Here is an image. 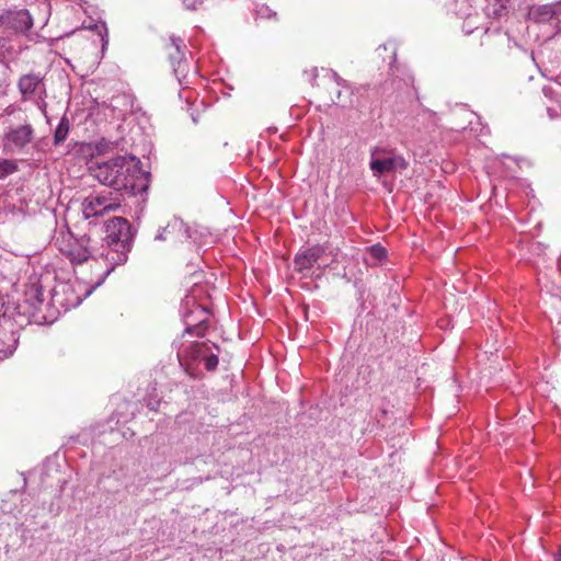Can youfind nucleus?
<instances>
[{
    "label": "nucleus",
    "instance_id": "obj_25",
    "mask_svg": "<svg viewBox=\"0 0 561 561\" xmlns=\"http://www.w3.org/2000/svg\"><path fill=\"white\" fill-rule=\"evenodd\" d=\"M340 99H341V91L339 90V91L336 92V100H340Z\"/></svg>",
    "mask_w": 561,
    "mask_h": 561
},
{
    "label": "nucleus",
    "instance_id": "obj_21",
    "mask_svg": "<svg viewBox=\"0 0 561 561\" xmlns=\"http://www.w3.org/2000/svg\"><path fill=\"white\" fill-rule=\"evenodd\" d=\"M331 76H332V79L335 81V83L339 85V87H344V88H348V83L346 80H344L343 78H341L337 72L335 71H332L331 72Z\"/></svg>",
    "mask_w": 561,
    "mask_h": 561
},
{
    "label": "nucleus",
    "instance_id": "obj_11",
    "mask_svg": "<svg viewBox=\"0 0 561 561\" xmlns=\"http://www.w3.org/2000/svg\"><path fill=\"white\" fill-rule=\"evenodd\" d=\"M529 15L536 22L546 23L561 15V0L554 3L533 7Z\"/></svg>",
    "mask_w": 561,
    "mask_h": 561
},
{
    "label": "nucleus",
    "instance_id": "obj_4",
    "mask_svg": "<svg viewBox=\"0 0 561 561\" xmlns=\"http://www.w3.org/2000/svg\"><path fill=\"white\" fill-rule=\"evenodd\" d=\"M90 243L91 239L88 236L75 238L69 231L56 239L59 250L73 263H83L92 256Z\"/></svg>",
    "mask_w": 561,
    "mask_h": 561
},
{
    "label": "nucleus",
    "instance_id": "obj_1",
    "mask_svg": "<svg viewBox=\"0 0 561 561\" xmlns=\"http://www.w3.org/2000/svg\"><path fill=\"white\" fill-rule=\"evenodd\" d=\"M139 164L135 156H115L92 162L89 172L101 184L115 191H129L135 195L148 188V176Z\"/></svg>",
    "mask_w": 561,
    "mask_h": 561
},
{
    "label": "nucleus",
    "instance_id": "obj_20",
    "mask_svg": "<svg viewBox=\"0 0 561 561\" xmlns=\"http://www.w3.org/2000/svg\"><path fill=\"white\" fill-rule=\"evenodd\" d=\"M207 370H215L218 366V355L209 351L206 357L203 359Z\"/></svg>",
    "mask_w": 561,
    "mask_h": 561
},
{
    "label": "nucleus",
    "instance_id": "obj_6",
    "mask_svg": "<svg viewBox=\"0 0 561 561\" xmlns=\"http://www.w3.org/2000/svg\"><path fill=\"white\" fill-rule=\"evenodd\" d=\"M379 152H385V150H374L371 152V161L369 163L370 170L375 175H380L387 172L405 170L409 165L408 161L402 156L391 154L385 158L376 157V154Z\"/></svg>",
    "mask_w": 561,
    "mask_h": 561
},
{
    "label": "nucleus",
    "instance_id": "obj_18",
    "mask_svg": "<svg viewBox=\"0 0 561 561\" xmlns=\"http://www.w3.org/2000/svg\"><path fill=\"white\" fill-rule=\"evenodd\" d=\"M15 49L9 37H0V60L12 56Z\"/></svg>",
    "mask_w": 561,
    "mask_h": 561
},
{
    "label": "nucleus",
    "instance_id": "obj_7",
    "mask_svg": "<svg viewBox=\"0 0 561 561\" xmlns=\"http://www.w3.org/2000/svg\"><path fill=\"white\" fill-rule=\"evenodd\" d=\"M18 89L23 100L43 99L46 93L44 78L35 72L21 76Z\"/></svg>",
    "mask_w": 561,
    "mask_h": 561
},
{
    "label": "nucleus",
    "instance_id": "obj_15",
    "mask_svg": "<svg viewBox=\"0 0 561 561\" xmlns=\"http://www.w3.org/2000/svg\"><path fill=\"white\" fill-rule=\"evenodd\" d=\"M68 133H69V121L66 117H62L55 130V134H54L55 145L61 144L67 138Z\"/></svg>",
    "mask_w": 561,
    "mask_h": 561
},
{
    "label": "nucleus",
    "instance_id": "obj_22",
    "mask_svg": "<svg viewBox=\"0 0 561 561\" xmlns=\"http://www.w3.org/2000/svg\"><path fill=\"white\" fill-rule=\"evenodd\" d=\"M184 4L188 9H196L197 4L201 3V0H183Z\"/></svg>",
    "mask_w": 561,
    "mask_h": 561
},
{
    "label": "nucleus",
    "instance_id": "obj_24",
    "mask_svg": "<svg viewBox=\"0 0 561 561\" xmlns=\"http://www.w3.org/2000/svg\"><path fill=\"white\" fill-rule=\"evenodd\" d=\"M548 113H549V115H550V117H551V118L554 116L553 111H552V108H550V107L548 108Z\"/></svg>",
    "mask_w": 561,
    "mask_h": 561
},
{
    "label": "nucleus",
    "instance_id": "obj_19",
    "mask_svg": "<svg viewBox=\"0 0 561 561\" xmlns=\"http://www.w3.org/2000/svg\"><path fill=\"white\" fill-rule=\"evenodd\" d=\"M368 253L374 261H381L386 257L387 251L383 247L375 244L368 249Z\"/></svg>",
    "mask_w": 561,
    "mask_h": 561
},
{
    "label": "nucleus",
    "instance_id": "obj_10",
    "mask_svg": "<svg viewBox=\"0 0 561 561\" xmlns=\"http://www.w3.org/2000/svg\"><path fill=\"white\" fill-rule=\"evenodd\" d=\"M191 238L190 228L179 218L171 220L164 228H162L156 236V240H186Z\"/></svg>",
    "mask_w": 561,
    "mask_h": 561
},
{
    "label": "nucleus",
    "instance_id": "obj_8",
    "mask_svg": "<svg viewBox=\"0 0 561 561\" xmlns=\"http://www.w3.org/2000/svg\"><path fill=\"white\" fill-rule=\"evenodd\" d=\"M0 23L14 33H26L33 26V19L27 10H1Z\"/></svg>",
    "mask_w": 561,
    "mask_h": 561
},
{
    "label": "nucleus",
    "instance_id": "obj_17",
    "mask_svg": "<svg viewBox=\"0 0 561 561\" xmlns=\"http://www.w3.org/2000/svg\"><path fill=\"white\" fill-rule=\"evenodd\" d=\"M18 170V165L13 160L0 159V180L13 174Z\"/></svg>",
    "mask_w": 561,
    "mask_h": 561
},
{
    "label": "nucleus",
    "instance_id": "obj_9",
    "mask_svg": "<svg viewBox=\"0 0 561 561\" xmlns=\"http://www.w3.org/2000/svg\"><path fill=\"white\" fill-rule=\"evenodd\" d=\"M325 253L322 245H313L297 253L294 260L296 271L300 273L309 272Z\"/></svg>",
    "mask_w": 561,
    "mask_h": 561
},
{
    "label": "nucleus",
    "instance_id": "obj_12",
    "mask_svg": "<svg viewBox=\"0 0 561 561\" xmlns=\"http://www.w3.org/2000/svg\"><path fill=\"white\" fill-rule=\"evenodd\" d=\"M170 47L174 49V53H170V61L173 67L175 76L181 80V76H184L186 70V62L184 60V53L182 47H185L181 38L171 37Z\"/></svg>",
    "mask_w": 561,
    "mask_h": 561
},
{
    "label": "nucleus",
    "instance_id": "obj_3",
    "mask_svg": "<svg viewBox=\"0 0 561 561\" xmlns=\"http://www.w3.org/2000/svg\"><path fill=\"white\" fill-rule=\"evenodd\" d=\"M34 137L35 130L30 123L11 125L2 137L3 151L9 154L25 152L32 145Z\"/></svg>",
    "mask_w": 561,
    "mask_h": 561
},
{
    "label": "nucleus",
    "instance_id": "obj_13",
    "mask_svg": "<svg viewBox=\"0 0 561 561\" xmlns=\"http://www.w3.org/2000/svg\"><path fill=\"white\" fill-rule=\"evenodd\" d=\"M18 337L13 331H0V360L12 355L18 345Z\"/></svg>",
    "mask_w": 561,
    "mask_h": 561
},
{
    "label": "nucleus",
    "instance_id": "obj_2",
    "mask_svg": "<svg viewBox=\"0 0 561 561\" xmlns=\"http://www.w3.org/2000/svg\"><path fill=\"white\" fill-rule=\"evenodd\" d=\"M133 233L127 219L113 217L105 222L104 250L100 253V260L105 267L96 286L101 285L117 265L127 261L131 248Z\"/></svg>",
    "mask_w": 561,
    "mask_h": 561
},
{
    "label": "nucleus",
    "instance_id": "obj_14",
    "mask_svg": "<svg viewBox=\"0 0 561 561\" xmlns=\"http://www.w3.org/2000/svg\"><path fill=\"white\" fill-rule=\"evenodd\" d=\"M209 351L210 345L204 342H195L188 348L190 357L195 362L203 360Z\"/></svg>",
    "mask_w": 561,
    "mask_h": 561
},
{
    "label": "nucleus",
    "instance_id": "obj_16",
    "mask_svg": "<svg viewBox=\"0 0 561 561\" xmlns=\"http://www.w3.org/2000/svg\"><path fill=\"white\" fill-rule=\"evenodd\" d=\"M184 318H185V323L187 325V328H186L187 333L195 334L197 336L204 335V332L206 329V325H205L206 320L205 319H199L197 324H193L188 321L190 314H185Z\"/></svg>",
    "mask_w": 561,
    "mask_h": 561
},
{
    "label": "nucleus",
    "instance_id": "obj_23",
    "mask_svg": "<svg viewBox=\"0 0 561 561\" xmlns=\"http://www.w3.org/2000/svg\"><path fill=\"white\" fill-rule=\"evenodd\" d=\"M557 560L558 561H561V547L559 548L558 550V553H557Z\"/></svg>",
    "mask_w": 561,
    "mask_h": 561
},
{
    "label": "nucleus",
    "instance_id": "obj_5",
    "mask_svg": "<svg viewBox=\"0 0 561 561\" xmlns=\"http://www.w3.org/2000/svg\"><path fill=\"white\" fill-rule=\"evenodd\" d=\"M121 203L111 195H90L81 204V213L84 219L103 216L106 213L115 211Z\"/></svg>",
    "mask_w": 561,
    "mask_h": 561
}]
</instances>
